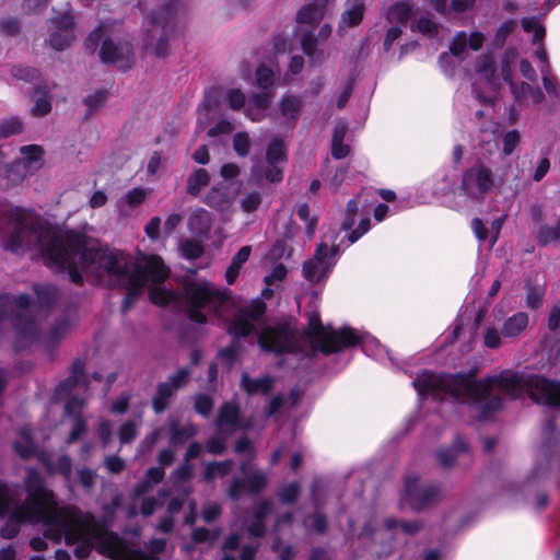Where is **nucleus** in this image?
<instances>
[{"instance_id": "1", "label": "nucleus", "mask_w": 560, "mask_h": 560, "mask_svg": "<svg viewBox=\"0 0 560 560\" xmlns=\"http://www.w3.org/2000/svg\"><path fill=\"white\" fill-rule=\"evenodd\" d=\"M4 248L32 252L46 266L67 271L73 283H82L83 276L108 288L127 290L121 310L126 313L144 288L156 305L177 307L180 298L163 285L168 268L156 255L133 258L121 250H112L88 243L77 233H62L47 225L39 215L19 207L4 211Z\"/></svg>"}, {"instance_id": "2", "label": "nucleus", "mask_w": 560, "mask_h": 560, "mask_svg": "<svg viewBox=\"0 0 560 560\" xmlns=\"http://www.w3.org/2000/svg\"><path fill=\"white\" fill-rule=\"evenodd\" d=\"M24 488L27 497L21 502L18 488L0 481V516H10L1 533L4 538L14 537L22 523L44 524L45 535L56 542L63 539L67 546H75L74 556L79 559L88 558L93 549L113 559L122 556L119 536L98 526L92 513L71 504L59 505L35 468H27Z\"/></svg>"}, {"instance_id": "3", "label": "nucleus", "mask_w": 560, "mask_h": 560, "mask_svg": "<svg viewBox=\"0 0 560 560\" xmlns=\"http://www.w3.org/2000/svg\"><path fill=\"white\" fill-rule=\"evenodd\" d=\"M412 385L420 398H450L467 402L474 406L483 419L502 408L503 395L518 398L527 394L536 402L560 410V381H550L538 375L503 371L476 382L471 375L423 371L413 380Z\"/></svg>"}, {"instance_id": "4", "label": "nucleus", "mask_w": 560, "mask_h": 560, "mask_svg": "<svg viewBox=\"0 0 560 560\" xmlns=\"http://www.w3.org/2000/svg\"><path fill=\"white\" fill-rule=\"evenodd\" d=\"M10 318L14 331V347L24 349L36 341L55 343L61 340L74 325V319L62 317L58 319L46 335L42 334L37 317L33 314V305L25 294L0 295V330Z\"/></svg>"}, {"instance_id": "5", "label": "nucleus", "mask_w": 560, "mask_h": 560, "mask_svg": "<svg viewBox=\"0 0 560 560\" xmlns=\"http://www.w3.org/2000/svg\"><path fill=\"white\" fill-rule=\"evenodd\" d=\"M266 305L260 300H254L243 306L229 326L232 336L245 337L255 332L262 350L271 352L298 351L296 339L288 324L268 325L265 322Z\"/></svg>"}, {"instance_id": "6", "label": "nucleus", "mask_w": 560, "mask_h": 560, "mask_svg": "<svg viewBox=\"0 0 560 560\" xmlns=\"http://www.w3.org/2000/svg\"><path fill=\"white\" fill-rule=\"evenodd\" d=\"M305 337L310 341L313 350L320 351L325 354L337 352L343 348L359 343L365 354L378 361L387 359L393 365L396 364L389 351L373 336L369 334L359 335L351 328L336 330L330 327H325L320 322L319 314L315 311L308 314Z\"/></svg>"}, {"instance_id": "7", "label": "nucleus", "mask_w": 560, "mask_h": 560, "mask_svg": "<svg viewBox=\"0 0 560 560\" xmlns=\"http://www.w3.org/2000/svg\"><path fill=\"white\" fill-rule=\"evenodd\" d=\"M421 527L418 521H397L389 517L378 524L375 520H370L364 524L362 532L359 534V539L363 545H371V553L383 558L393 552L394 541L399 539V535H413Z\"/></svg>"}, {"instance_id": "8", "label": "nucleus", "mask_w": 560, "mask_h": 560, "mask_svg": "<svg viewBox=\"0 0 560 560\" xmlns=\"http://www.w3.org/2000/svg\"><path fill=\"white\" fill-rule=\"evenodd\" d=\"M184 294L188 317L199 324L207 323L212 314L221 317L229 304L226 291L206 280L186 284Z\"/></svg>"}, {"instance_id": "9", "label": "nucleus", "mask_w": 560, "mask_h": 560, "mask_svg": "<svg viewBox=\"0 0 560 560\" xmlns=\"http://www.w3.org/2000/svg\"><path fill=\"white\" fill-rule=\"evenodd\" d=\"M509 170L511 166L493 172L485 163L478 162L464 171L456 194L470 202L480 203L487 196L502 189L508 182Z\"/></svg>"}, {"instance_id": "10", "label": "nucleus", "mask_w": 560, "mask_h": 560, "mask_svg": "<svg viewBox=\"0 0 560 560\" xmlns=\"http://www.w3.org/2000/svg\"><path fill=\"white\" fill-rule=\"evenodd\" d=\"M86 389L83 366L80 363L73 365L71 375L62 381L56 388L54 394L55 400H63L68 398L65 412L73 418V427L67 439V444L78 441L88 430L85 420L81 417L82 408L85 399L79 397V393Z\"/></svg>"}, {"instance_id": "11", "label": "nucleus", "mask_w": 560, "mask_h": 560, "mask_svg": "<svg viewBox=\"0 0 560 560\" xmlns=\"http://www.w3.org/2000/svg\"><path fill=\"white\" fill-rule=\"evenodd\" d=\"M21 158L9 165L0 168V186L9 188L20 183L28 173L35 171L40 165L43 150L40 147L32 144L20 149Z\"/></svg>"}, {"instance_id": "12", "label": "nucleus", "mask_w": 560, "mask_h": 560, "mask_svg": "<svg viewBox=\"0 0 560 560\" xmlns=\"http://www.w3.org/2000/svg\"><path fill=\"white\" fill-rule=\"evenodd\" d=\"M272 95L269 92L253 93L248 100L240 89H229L224 93V101L233 110H243L245 116L253 121H260L271 103Z\"/></svg>"}, {"instance_id": "13", "label": "nucleus", "mask_w": 560, "mask_h": 560, "mask_svg": "<svg viewBox=\"0 0 560 560\" xmlns=\"http://www.w3.org/2000/svg\"><path fill=\"white\" fill-rule=\"evenodd\" d=\"M528 323V315L517 312L505 318L500 328L486 326L482 331L483 343L489 349H498L505 340H516L526 330Z\"/></svg>"}, {"instance_id": "14", "label": "nucleus", "mask_w": 560, "mask_h": 560, "mask_svg": "<svg viewBox=\"0 0 560 560\" xmlns=\"http://www.w3.org/2000/svg\"><path fill=\"white\" fill-rule=\"evenodd\" d=\"M337 247L329 248L326 243L318 244L314 257L303 264L304 278L313 283L326 281L337 261Z\"/></svg>"}, {"instance_id": "15", "label": "nucleus", "mask_w": 560, "mask_h": 560, "mask_svg": "<svg viewBox=\"0 0 560 560\" xmlns=\"http://www.w3.org/2000/svg\"><path fill=\"white\" fill-rule=\"evenodd\" d=\"M441 495V489L436 483H420L418 477L412 476L405 480L401 500L412 510L420 511L436 503Z\"/></svg>"}, {"instance_id": "16", "label": "nucleus", "mask_w": 560, "mask_h": 560, "mask_svg": "<svg viewBox=\"0 0 560 560\" xmlns=\"http://www.w3.org/2000/svg\"><path fill=\"white\" fill-rule=\"evenodd\" d=\"M266 159L268 164L266 170L258 164L253 166V179L266 178L272 183L280 182L283 177V165L287 162L285 147L282 140L278 138L271 140L267 148Z\"/></svg>"}, {"instance_id": "17", "label": "nucleus", "mask_w": 560, "mask_h": 560, "mask_svg": "<svg viewBox=\"0 0 560 560\" xmlns=\"http://www.w3.org/2000/svg\"><path fill=\"white\" fill-rule=\"evenodd\" d=\"M485 39V35L478 31L471 32L470 34L465 32L456 33L450 45V54L443 52L440 56V65L445 73L452 74V71L447 69L451 57H455L459 61L464 60L468 56V48L474 51L481 49Z\"/></svg>"}, {"instance_id": "18", "label": "nucleus", "mask_w": 560, "mask_h": 560, "mask_svg": "<svg viewBox=\"0 0 560 560\" xmlns=\"http://www.w3.org/2000/svg\"><path fill=\"white\" fill-rule=\"evenodd\" d=\"M74 18L70 10L50 20L49 43L56 50L66 49L74 39Z\"/></svg>"}, {"instance_id": "19", "label": "nucleus", "mask_w": 560, "mask_h": 560, "mask_svg": "<svg viewBox=\"0 0 560 560\" xmlns=\"http://www.w3.org/2000/svg\"><path fill=\"white\" fill-rule=\"evenodd\" d=\"M189 377L190 371L182 368L174 375L170 376L166 382L159 384L152 400V406L156 413H161L166 409L170 398L188 382Z\"/></svg>"}, {"instance_id": "20", "label": "nucleus", "mask_w": 560, "mask_h": 560, "mask_svg": "<svg viewBox=\"0 0 560 560\" xmlns=\"http://www.w3.org/2000/svg\"><path fill=\"white\" fill-rule=\"evenodd\" d=\"M245 479L234 478L229 488V495L238 500L244 493H258L267 483V475L261 470L249 471L247 464L242 465Z\"/></svg>"}, {"instance_id": "21", "label": "nucleus", "mask_w": 560, "mask_h": 560, "mask_svg": "<svg viewBox=\"0 0 560 560\" xmlns=\"http://www.w3.org/2000/svg\"><path fill=\"white\" fill-rule=\"evenodd\" d=\"M132 47L128 42L115 43L110 38L103 40L100 56L105 63L118 65L121 69L130 67Z\"/></svg>"}, {"instance_id": "22", "label": "nucleus", "mask_w": 560, "mask_h": 560, "mask_svg": "<svg viewBox=\"0 0 560 560\" xmlns=\"http://www.w3.org/2000/svg\"><path fill=\"white\" fill-rule=\"evenodd\" d=\"M215 427L219 433L231 435L247 424L241 420L238 407L234 402H225L219 410Z\"/></svg>"}, {"instance_id": "23", "label": "nucleus", "mask_w": 560, "mask_h": 560, "mask_svg": "<svg viewBox=\"0 0 560 560\" xmlns=\"http://www.w3.org/2000/svg\"><path fill=\"white\" fill-rule=\"evenodd\" d=\"M272 503L264 501L256 510L253 516H248L244 521V527L254 538L260 537L265 532L264 518L271 512Z\"/></svg>"}, {"instance_id": "24", "label": "nucleus", "mask_w": 560, "mask_h": 560, "mask_svg": "<svg viewBox=\"0 0 560 560\" xmlns=\"http://www.w3.org/2000/svg\"><path fill=\"white\" fill-rule=\"evenodd\" d=\"M170 443L174 446L182 445L197 433L191 423L180 424L176 418L171 417L167 422Z\"/></svg>"}, {"instance_id": "25", "label": "nucleus", "mask_w": 560, "mask_h": 560, "mask_svg": "<svg viewBox=\"0 0 560 560\" xmlns=\"http://www.w3.org/2000/svg\"><path fill=\"white\" fill-rule=\"evenodd\" d=\"M364 10L365 7L363 0H348L346 9L341 14L339 28L346 30L358 25L363 19Z\"/></svg>"}, {"instance_id": "26", "label": "nucleus", "mask_w": 560, "mask_h": 560, "mask_svg": "<svg viewBox=\"0 0 560 560\" xmlns=\"http://www.w3.org/2000/svg\"><path fill=\"white\" fill-rule=\"evenodd\" d=\"M326 1L316 0L312 3L304 5L296 15V21L300 24L314 25L318 23L325 15Z\"/></svg>"}, {"instance_id": "27", "label": "nucleus", "mask_w": 560, "mask_h": 560, "mask_svg": "<svg viewBox=\"0 0 560 560\" xmlns=\"http://www.w3.org/2000/svg\"><path fill=\"white\" fill-rule=\"evenodd\" d=\"M38 460L46 467L49 474H60L66 480H70L72 475V462L68 455H62L59 457L57 464L55 465L50 457L45 453H39L37 455Z\"/></svg>"}, {"instance_id": "28", "label": "nucleus", "mask_w": 560, "mask_h": 560, "mask_svg": "<svg viewBox=\"0 0 560 560\" xmlns=\"http://www.w3.org/2000/svg\"><path fill=\"white\" fill-rule=\"evenodd\" d=\"M147 198L144 188H133L117 201V209L122 217L129 215L130 211L139 207Z\"/></svg>"}, {"instance_id": "29", "label": "nucleus", "mask_w": 560, "mask_h": 560, "mask_svg": "<svg viewBox=\"0 0 560 560\" xmlns=\"http://www.w3.org/2000/svg\"><path fill=\"white\" fill-rule=\"evenodd\" d=\"M303 106L304 102L300 96L285 94L279 103V112L287 121L295 122Z\"/></svg>"}, {"instance_id": "30", "label": "nucleus", "mask_w": 560, "mask_h": 560, "mask_svg": "<svg viewBox=\"0 0 560 560\" xmlns=\"http://www.w3.org/2000/svg\"><path fill=\"white\" fill-rule=\"evenodd\" d=\"M205 202L214 209L224 211L232 205L233 196H231L222 184H219L213 186L207 194Z\"/></svg>"}, {"instance_id": "31", "label": "nucleus", "mask_w": 560, "mask_h": 560, "mask_svg": "<svg viewBox=\"0 0 560 560\" xmlns=\"http://www.w3.org/2000/svg\"><path fill=\"white\" fill-rule=\"evenodd\" d=\"M211 213L205 209L198 208L189 214L188 229L194 234H206L211 228Z\"/></svg>"}, {"instance_id": "32", "label": "nucleus", "mask_w": 560, "mask_h": 560, "mask_svg": "<svg viewBox=\"0 0 560 560\" xmlns=\"http://www.w3.org/2000/svg\"><path fill=\"white\" fill-rule=\"evenodd\" d=\"M301 46L304 54L310 58L311 63L322 65L328 55L317 47V39L312 33H305L301 37Z\"/></svg>"}, {"instance_id": "33", "label": "nucleus", "mask_w": 560, "mask_h": 560, "mask_svg": "<svg viewBox=\"0 0 560 560\" xmlns=\"http://www.w3.org/2000/svg\"><path fill=\"white\" fill-rule=\"evenodd\" d=\"M273 384V378L269 375H264L258 378H250L246 373L242 375V387L248 394H267Z\"/></svg>"}, {"instance_id": "34", "label": "nucleus", "mask_w": 560, "mask_h": 560, "mask_svg": "<svg viewBox=\"0 0 560 560\" xmlns=\"http://www.w3.org/2000/svg\"><path fill=\"white\" fill-rule=\"evenodd\" d=\"M476 73L487 84L493 85L495 78V65L491 54L481 55L476 61Z\"/></svg>"}, {"instance_id": "35", "label": "nucleus", "mask_w": 560, "mask_h": 560, "mask_svg": "<svg viewBox=\"0 0 560 560\" xmlns=\"http://www.w3.org/2000/svg\"><path fill=\"white\" fill-rule=\"evenodd\" d=\"M467 444L458 439L455 441L452 448H441L436 452V458L439 463L444 467H450L459 457L460 454L467 453Z\"/></svg>"}, {"instance_id": "36", "label": "nucleus", "mask_w": 560, "mask_h": 560, "mask_svg": "<svg viewBox=\"0 0 560 560\" xmlns=\"http://www.w3.org/2000/svg\"><path fill=\"white\" fill-rule=\"evenodd\" d=\"M15 452L24 459L32 457L35 454V445L32 440V429L23 427L18 440L14 442Z\"/></svg>"}, {"instance_id": "37", "label": "nucleus", "mask_w": 560, "mask_h": 560, "mask_svg": "<svg viewBox=\"0 0 560 560\" xmlns=\"http://www.w3.org/2000/svg\"><path fill=\"white\" fill-rule=\"evenodd\" d=\"M252 252L250 246H243L232 258L231 264L225 272L229 284H233L240 273L243 265L248 260Z\"/></svg>"}, {"instance_id": "38", "label": "nucleus", "mask_w": 560, "mask_h": 560, "mask_svg": "<svg viewBox=\"0 0 560 560\" xmlns=\"http://www.w3.org/2000/svg\"><path fill=\"white\" fill-rule=\"evenodd\" d=\"M164 475L165 472L163 467L150 468L145 474V478L136 486L133 490L135 497L138 498L149 492L153 485L160 482L164 478Z\"/></svg>"}, {"instance_id": "39", "label": "nucleus", "mask_w": 560, "mask_h": 560, "mask_svg": "<svg viewBox=\"0 0 560 560\" xmlns=\"http://www.w3.org/2000/svg\"><path fill=\"white\" fill-rule=\"evenodd\" d=\"M210 183V175L205 168L195 170L187 178L186 190L191 196H197L202 188Z\"/></svg>"}, {"instance_id": "40", "label": "nucleus", "mask_w": 560, "mask_h": 560, "mask_svg": "<svg viewBox=\"0 0 560 560\" xmlns=\"http://www.w3.org/2000/svg\"><path fill=\"white\" fill-rule=\"evenodd\" d=\"M233 467L232 460L212 462L205 465L203 479L212 481L226 476Z\"/></svg>"}, {"instance_id": "41", "label": "nucleus", "mask_w": 560, "mask_h": 560, "mask_svg": "<svg viewBox=\"0 0 560 560\" xmlns=\"http://www.w3.org/2000/svg\"><path fill=\"white\" fill-rule=\"evenodd\" d=\"M411 8L406 2H397L389 8L387 12V21L404 26L410 16Z\"/></svg>"}, {"instance_id": "42", "label": "nucleus", "mask_w": 560, "mask_h": 560, "mask_svg": "<svg viewBox=\"0 0 560 560\" xmlns=\"http://www.w3.org/2000/svg\"><path fill=\"white\" fill-rule=\"evenodd\" d=\"M34 292L40 306L52 305L59 296L57 288L49 284L34 285Z\"/></svg>"}, {"instance_id": "43", "label": "nucleus", "mask_w": 560, "mask_h": 560, "mask_svg": "<svg viewBox=\"0 0 560 560\" xmlns=\"http://www.w3.org/2000/svg\"><path fill=\"white\" fill-rule=\"evenodd\" d=\"M538 242L542 245H548L560 238V220L555 224H544L539 228L537 234Z\"/></svg>"}, {"instance_id": "44", "label": "nucleus", "mask_w": 560, "mask_h": 560, "mask_svg": "<svg viewBox=\"0 0 560 560\" xmlns=\"http://www.w3.org/2000/svg\"><path fill=\"white\" fill-rule=\"evenodd\" d=\"M276 74L270 67H267L265 63H261L257 70L255 75L256 85L261 90H267L271 88L275 83Z\"/></svg>"}, {"instance_id": "45", "label": "nucleus", "mask_w": 560, "mask_h": 560, "mask_svg": "<svg viewBox=\"0 0 560 560\" xmlns=\"http://www.w3.org/2000/svg\"><path fill=\"white\" fill-rule=\"evenodd\" d=\"M301 396H302V392L300 389L294 388L291 392L290 397L287 399H284L282 396L275 397L269 404V407L267 409V416L270 417V416L275 415L285 404H289L290 406H294L298 402V400L301 398Z\"/></svg>"}, {"instance_id": "46", "label": "nucleus", "mask_w": 560, "mask_h": 560, "mask_svg": "<svg viewBox=\"0 0 560 560\" xmlns=\"http://www.w3.org/2000/svg\"><path fill=\"white\" fill-rule=\"evenodd\" d=\"M298 217L306 224V234L312 238L315 234L317 226V218L310 215V208L306 203H301L296 207Z\"/></svg>"}, {"instance_id": "47", "label": "nucleus", "mask_w": 560, "mask_h": 560, "mask_svg": "<svg viewBox=\"0 0 560 560\" xmlns=\"http://www.w3.org/2000/svg\"><path fill=\"white\" fill-rule=\"evenodd\" d=\"M140 425V420H128L124 422L118 431L120 443L126 444L135 440Z\"/></svg>"}, {"instance_id": "48", "label": "nucleus", "mask_w": 560, "mask_h": 560, "mask_svg": "<svg viewBox=\"0 0 560 560\" xmlns=\"http://www.w3.org/2000/svg\"><path fill=\"white\" fill-rule=\"evenodd\" d=\"M540 72H541V77H542V85H544L546 92L549 95L558 97L559 96L558 89L560 86L558 84L557 77L551 73L550 67H540Z\"/></svg>"}, {"instance_id": "49", "label": "nucleus", "mask_w": 560, "mask_h": 560, "mask_svg": "<svg viewBox=\"0 0 560 560\" xmlns=\"http://www.w3.org/2000/svg\"><path fill=\"white\" fill-rule=\"evenodd\" d=\"M412 31H418L424 35L432 36L438 31V24L431 19L430 15L421 16L412 22Z\"/></svg>"}, {"instance_id": "50", "label": "nucleus", "mask_w": 560, "mask_h": 560, "mask_svg": "<svg viewBox=\"0 0 560 560\" xmlns=\"http://www.w3.org/2000/svg\"><path fill=\"white\" fill-rule=\"evenodd\" d=\"M22 122L16 117L0 120V139L8 138L22 131Z\"/></svg>"}, {"instance_id": "51", "label": "nucleus", "mask_w": 560, "mask_h": 560, "mask_svg": "<svg viewBox=\"0 0 560 560\" xmlns=\"http://www.w3.org/2000/svg\"><path fill=\"white\" fill-rule=\"evenodd\" d=\"M252 140L247 132L240 131L233 137V149L238 156H246L250 150Z\"/></svg>"}, {"instance_id": "52", "label": "nucleus", "mask_w": 560, "mask_h": 560, "mask_svg": "<svg viewBox=\"0 0 560 560\" xmlns=\"http://www.w3.org/2000/svg\"><path fill=\"white\" fill-rule=\"evenodd\" d=\"M545 290L540 284L527 285L526 305L529 308H538L544 300Z\"/></svg>"}, {"instance_id": "53", "label": "nucleus", "mask_w": 560, "mask_h": 560, "mask_svg": "<svg viewBox=\"0 0 560 560\" xmlns=\"http://www.w3.org/2000/svg\"><path fill=\"white\" fill-rule=\"evenodd\" d=\"M522 26L524 28L525 32H534V37H533V42L536 44V43H541L545 35H546V31H545V27L534 18H525L522 20Z\"/></svg>"}, {"instance_id": "54", "label": "nucleus", "mask_w": 560, "mask_h": 560, "mask_svg": "<svg viewBox=\"0 0 560 560\" xmlns=\"http://www.w3.org/2000/svg\"><path fill=\"white\" fill-rule=\"evenodd\" d=\"M230 435L225 433H219L217 430V433L208 439L206 446L209 453L211 454H221L226 446V441Z\"/></svg>"}, {"instance_id": "55", "label": "nucleus", "mask_w": 560, "mask_h": 560, "mask_svg": "<svg viewBox=\"0 0 560 560\" xmlns=\"http://www.w3.org/2000/svg\"><path fill=\"white\" fill-rule=\"evenodd\" d=\"M301 486L299 482H291L280 488L279 499L283 503L294 502L300 494Z\"/></svg>"}, {"instance_id": "56", "label": "nucleus", "mask_w": 560, "mask_h": 560, "mask_svg": "<svg viewBox=\"0 0 560 560\" xmlns=\"http://www.w3.org/2000/svg\"><path fill=\"white\" fill-rule=\"evenodd\" d=\"M180 250L184 257L195 259L201 256L203 252L202 245L194 240H185L180 244Z\"/></svg>"}, {"instance_id": "57", "label": "nucleus", "mask_w": 560, "mask_h": 560, "mask_svg": "<svg viewBox=\"0 0 560 560\" xmlns=\"http://www.w3.org/2000/svg\"><path fill=\"white\" fill-rule=\"evenodd\" d=\"M516 25L517 23L514 20H506L503 22L497 31L494 36V44L499 47L503 46L508 36L516 28Z\"/></svg>"}, {"instance_id": "58", "label": "nucleus", "mask_w": 560, "mask_h": 560, "mask_svg": "<svg viewBox=\"0 0 560 560\" xmlns=\"http://www.w3.org/2000/svg\"><path fill=\"white\" fill-rule=\"evenodd\" d=\"M107 100V92L104 90L96 91L93 94L89 95L84 103L90 109V114L98 108H101Z\"/></svg>"}, {"instance_id": "59", "label": "nucleus", "mask_w": 560, "mask_h": 560, "mask_svg": "<svg viewBox=\"0 0 560 560\" xmlns=\"http://www.w3.org/2000/svg\"><path fill=\"white\" fill-rule=\"evenodd\" d=\"M261 203V195L257 191H252L247 194L241 200V207L245 212H253L257 210V208Z\"/></svg>"}, {"instance_id": "60", "label": "nucleus", "mask_w": 560, "mask_h": 560, "mask_svg": "<svg viewBox=\"0 0 560 560\" xmlns=\"http://www.w3.org/2000/svg\"><path fill=\"white\" fill-rule=\"evenodd\" d=\"M521 136L516 130H510L503 136V153L510 155L520 143Z\"/></svg>"}, {"instance_id": "61", "label": "nucleus", "mask_w": 560, "mask_h": 560, "mask_svg": "<svg viewBox=\"0 0 560 560\" xmlns=\"http://www.w3.org/2000/svg\"><path fill=\"white\" fill-rule=\"evenodd\" d=\"M358 212V201L355 199L350 200L347 203L346 218L342 222V230L348 231L354 225V218Z\"/></svg>"}, {"instance_id": "62", "label": "nucleus", "mask_w": 560, "mask_h": 560, "mask_svg": "<svg viewBox=\"0 0 560 560\" xmlns=\"http://www.w3.org/2000/svg\"><path fill=\"white\" fill-rule=\"evenodd\" d=\"M107 32V25L101 24L96 30H94L89 37L86 38L85 45L89 49L95 50L98 46V43L104 37Z\"/></svg>"}, {"instance_id": "63", "label": "nucleus", "mask_w": 560, "mask_h": 560, "mask_svg": "<svg viewBox=\"0 0 560 560\" xmlns=\"http://www.w3.org/2000/svg\"><path fill=\"white\" fill-rule=\"evenodd\" d=\"M213 407V401L208 395H198L195 399V409L202 416H208Z\"/></svg>"}, {"instance_id": "64", "label": "nucleus", "mask_w": 560, "mask_h": 560, "mask_svg": "<svg viewBox=\"0 0 560 560\" xmlns=\"http://www.w3.org/2000/svg\"><path fill=\"white\" fill-rule=\"evenodd\" d=\"M288 270L282 264L276 265L271 272L265 277L267 285H273L278 281H282L287 277Z\"/></svg>"}]
</instances>
